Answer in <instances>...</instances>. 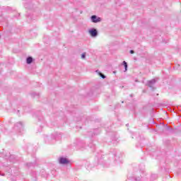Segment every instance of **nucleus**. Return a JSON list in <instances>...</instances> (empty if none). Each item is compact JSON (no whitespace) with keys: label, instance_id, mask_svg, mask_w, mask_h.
<instances>
[{"label":"nucleus","instance_id":"1","mask_svg":"<svg viewBox=\"0 0 181 181\" xmlns=\"http://www.w3.org/2000/svg\"><path fill=\"white\" fill-rule=\"evenodd\" d=\"M88 34L91 37H97L98 36V30L95 28H90L88 30Z\"/></svg>","mask_w":181,"mask_h":181},{"label":"nucleus","instance_id":"2","mask_svg":"<svg viewBox=\"0 0 181 181\" xmlns=\"http://www.w3.org/2000/svg\"><path fill=\"white\" fill-rule=\"evenodd\" d=\"M90 21H91V22H93V23H98L100 22H101L102 19H101V18H100L95 15H93L90 17Z\"/></svg>","mask_w":181,"mask_h":181},{"label":"nucleus","instance_id":"3","mask_svg":"<svg viewBox=\"0 0 181 181\" xmlns=\"http://www.w3.org/2000/svg\"><path fill=\"white\" fill-rule=\"evenodd\" d=\"M59 162L61 165H69L70 161L66 158L61 157L59 159Z\"/></svg>","mask_w":181,"mask_h":181},{"label":"nucleus","instance_id":"4","mask_svg":"<svg viewBox=\"0 0 181 181\" xmlns=\"http://www.w3.org/2000/svg\"><path fill=\"white\" fill-rule=\"evenodd\" d=\"M26 63L27 64H32V63H33V58L32 57H28L26 59Z\"/></svg>","mask_w":181,"mask_h":181},{"label":"nucleus","instance_id":"5","mask_svg":"<svg viewBox=\"0 0 181 181\" xmlns=\"http://www.w3.org/2000/svg\"><path fill=\"white\" fill-rule=\"evenodd\" d=\"M87 56V52H83L81 54V59L82 60H86V57Z\"/></svg>","mask_w":181,"mask_h":181},{"label":"nucleus","instance_id":"6","mask_svg":"<svg viewBox=\"0 0 181 181\" xmlns=\"http://www.w3.org/2000/svg\"><path fill=\"white\" fill-rule=\"evenodd\" d=\"M156 83V79H152L151 81H148V86L151 87L152 84H155Z\"/></svg>","mask_w":181,"mask_h":181},{"label":"nucleus","instance_id":"7","mask_svg":"<svg viewBox=\"0 0 181 181\" xmlns=\"http://www.w3.org/2000/svg\"><path fill=\"white\" fill-rule=\"evenodd\" d=\"M95 72L98 74V76H100V77H101L102 78H105V75L103 74L101 72L98 71H95Z\"/></svg>","mask_w":181,"mask_h":181},{"label":"nucleus","instance_id":"8","mask_svg":"<svg viewBox=\"0 0 181 181\" xmlns=\"http://www.w3.org/2000/svg\"><path fill=\"white\" fill-rule=\"evenodd\" d=\"M122 64L124 66V71H127L128 70V64H127V62L124 61Z\"/></svg>","mask_w":181,"mask_h":181},{"label":"nucleus","instance_id":"9","mask_svg":"<svg viewBox=\"0 0 181 181\" xmlns=\"http://www.w3.org/2000/svg\"><path fill=\"white\" fill-rule=\"evenodd\" d=\"M130 53H131V54H134V53H135V52H134V50H130Z\"/></svg>","mask_w":181,"mask_h":181}]
</instances>
